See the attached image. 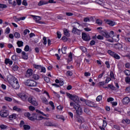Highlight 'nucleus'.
Here are the masks:
<instances>
[{"label":"nucleus","instance_id":"55","mask_svg":"<svg viewBox=\"0 0 130 130\" xmlns=\"http://www.w3.org/2000/svg\"><path fill=\"white\" fill-rule=\"evenodd\" d=\"M44 80L47 83H49V82H50V79L49 78L47 77H46L44 78Z\"/></svg>","mask_w":130,"mask_h":130},{"label":"nucleus","instance_id":"18","mask_svg":"<svg viewBox=\"0 0 130 130\" xmlns=\"http://www.w3.org/2000/svg\"><path fill=\"white\" fill-rule=\"evenodd\" d=\"M82 38L85 41H89V37H88V36L86 34H82Z\"/></svg>","mask_w":130,"mask_h":130},{"label":"nucleus","instance_id":"20","mask_svg":"<svg viewBox=\"0 0 130 130\" xmlns=\"http://www.w3.org/2000/svg\"><path fill=\"white\" fill-rule=\"evenodd\" d=\"M106 22H107V24H108V25H109L110 26H114V25H115V22H114L111 20L107 19L106 20Z\"/></svg>","mask_w":130,"mask_h":130},{"label":"nucleus","instance_id":"33","mask_svg":"<svg viewBox=\"0 0 130 130\" xmlns=\"http://www.w3.org/2000/svg\"><path fill=\"white\" fill-rule=\"evenodd\" d=\"M32 79H34V80H39V75L37 74H34L32 76Z\"/></svg>","mask_w":130,"mask_h":130},{"label":"nucleus","instance_id":"43","mask_svg":"<svg viewBox=\"0 0 130 130\" xmlns=\"http://www.w3.org/2000/svg\"><path fill=\"white\" fill-rule=\"evenodd\" d=\"M108 53L111 55V56H113L114 55V54L115 53H114V52H113L112 51L109 50H108Z\"/></svg>","mask_w":130,"mask_h":130},{"label":"nucleus","instance_id":"26","mask_svg":"<svg viewBox=\"0 0 130 130\" xmlns=\"http://www.w3.org/2000/svg\"><path fill=\"white\" fill-rule=\"evenodd\" d=\"M17 44L18 47H22V46H23V44H24V43L22 42V41H18Z\"/></svg>","mask_w":130,"mask_h":130},{"label":"nucleus","instance_id":"50","mask_svg":"<svg viewBox=\"0 0 130 130\" xmlns=\"http://www.w3.org/2000/svg\"><path fill=\"white\" fill-rule=\"evenodd\" d=\"M0 127L1 129H6V128H7V125H5V124H2L0 125Z\"/></svg>","mask_w":130,"mask_h":130},{"label":"nucleus","instance_id":"14","mask_svg":"<svg viewBox=\"0 0 130 130\" xmlns=\"http://www.w3.org/2000/svg\"><path fill=\"white\" fill-rule=\"evenodd\" d=\"M129 98H128V97H125L123 99L122 103L123 104H128V103H129Z\"/></svg>","mask_w":130,"mask_h":130},{"label":"nucleus","instance_id":"8","mask_svg":"<svg viewBox=\"0 0 130 130\" xmlns=\"http://www.w3.org/2000/svg\"><path fill=\"white\" fill-rule=\"evenodd\" d=\"M33 75V70L31 69H29L26 71V76L29 78V77H31Z\"/></svg>","mask_w":130,"mask_h":130},{"label":"nucleus","instance_id":"58","mask_svg":"<svg viewBox=\"0 0 130 130\" xmlns=\"http://www.w3.org/2000/svg\"><path fill=\"white\" fill-rule=\"evenodd\" d=\"M10 27H7L5 30V33L6 34H10Z\"/></svg>","mask_w":130,"mask_h":130},{"label":"nucleus","instance_id":"24","mask_svg":"<svg viewBox=\"0 0 130 130\" xmlns=\"http://www.w3.org/2000/svg\"><path fill=\"white\" fill-rule=\"evenodd\" d=\"M32 18H34V20H35V21H40V20H41V18H40V17L39 16H36L35 15H31Z\"/></svg>","mask_w":130,"mask_h":130},{"label":"nucleus","instance_id":"44","mask_svg":"<svg viewBox=\"0 0 130 130\" xmlns=\"http://www.w3.org/2000/svg\"><path fill=\"white\" fill-rule=\"evenodd\" d=\"M113 57H114V58H116V59H119V58H120V57L119 56V55H118V54L115 53V54H114Z\"/></svg>","mask_w":130,"mask_h":130},{"label":"nucleus","instance_id":"30","mask_svg":"<svg viewBox=\"0 0 130 130\" xmlns=\"http://www.w3.org/2000/svg\"><path fill=\"white\" fill-rule=\"evenodd\" d=\"M33 66H34V68L35 69H37V70H40L42 67L41 65H38L36 64H34Z\"/></svg>","mask_w":130,"mask_h":130},{"label":"nucleus","instance_id":"9","mask_svg":"<svg viewBox=\"0 0 130 130\" xmlns=\"http://www.w3.org/2000/svg\"><path fill=\"white\" fill-rule=\"evenodd\" d=\"M24 116L28 117V119L30 120H34V119H35V117H34V116H31V114L29 113H25L24 114Z\"/></svg>","mask_w":130,"mask_h":130},{"label":"nucleus","instance_id":"2","mask_svg":"<svg viewBox=\"0 0 130 130\" xmlns=\"http://www.w3.org/2000/svg\"><path fill=\"white\" fill-rule=\"evenodd\" d=\"M70 106L73 107L76 110V113L77 115H82L83 114V110L79 104L74 103V102H70Z\"/></svg>","mask_w":130,"mask_h":130},{"label":"nucleus","instance_id":"36","mask_svg":"<svg viewBox=\"0 0 130 130\" xmlns=\"http://www.w3.org/2000/svg\"><path fill=\"white\" fill-rule=\"evenodd\" d=\"M14 37H15V38H17V39H19V38L21 37V35H20L19 32H16L14 34Z\"/></svg>","mask_w":130,"mask_h":130},{"label":"nucleus","instance_id":"22","mask_svg":"<svg viewBox=\"0 0 130 130\" xmlns=\"http://www.w3.org/2000/svg\"><path fill=\"white\" fill-rule=\"evenodd\" d=\"M22 57L23 59H28V55L25 52H22Z\"/></svg>","mask_w":130,"mask_h":130},{"label":"nucleus","instance_id":"49","mask_svg":"<svg viewBox=\"0 0 130 130\" xmlns=\"http://www.w3.org/2000/svg\"><path fill=\"white\" fill-rule=\"evenodd\" d=\"M28 33H30V30H29L28 29H25L23 31L24 35H27Z\"/></svg>","mask_w":130,"mask_h":130},{"label":"nucleus","instance_id":"35","mask_svg":"<svg viewBox=\"0 0 130 130\" xmlns=\"http://www.w3.org/2000/svg\"><path fill=\"white\" fill-rule=\"evenodd\" d=\"M96 24H98V25H99V26H101V25H102V20H100V19H97L96 20Z\"/></svg>","mask_w":130,"mask_h":130},{"label":"nucleus","instance_id":"16","mask_svg":"<svg viewBox=\"0 0 130 130\" xmlns=\"http://www.w3.org/2000/svg\"><path fill=\"white\" fill-rule=\"evenodd\" d=\"M5 63L6 64H9V66H12L13 64V61L11 60L10 59L6 58L5 60Z\"/></svg>","mask_w":130,"mask_h":130},{"label":"nucleus","instance_id":"1","mask_svg":"<svg viewBox=\"0 0 130 130\" xmlns=\"http://www.w3.org/2000/svg\"><path fill=\"white\" fill-rule=\"evenodd\" d=\"M7 80L11 84L12 87L14 89H19L20 88V84H19V81H18V79L16 77H15L13 75H9L7 77Z\"/></svg>","mask_w":130,"mask_h":130},{"label":"nucleus","instance_id":"48","mask_svg":"<svg viewBox=\"0 0 130 130\" xmlns=\"http://www.w3.org/2000/svg\"><path fill=\"white\" fill-rule=\"evenodd\" d=\"M108 87L109 88H110L112 90H115V87L114 86L112 85V84H108Z\"/></svg>","mask_w":130,"mask_h":130},{"label":"nucleus","instance_id":"3","mask_svg":"<svg viewBox=\"0 0 130 130\" xmlns=\"http://www.w3.org/2000/svg\"><path fill=\"white\" fill-rule=\"evenodd\" d=\"M66 95L68 97V98H69V99H71L72 101H74V103H76V104H78V103L79 102L80 99H79V96L75 94H72L69 92H67L66 93Z\"/></svg>","mask_w":130,"mask_h":130},{"label":"nucleus","instance_id":"40","mask_svg":"<svg viewBox=\"0 0 130 130\" xmlns=\"http://www.w3.org/2000/svg\"><path fill=\"white\" fill-rule=\"evenodd\" d=\"M67 76L72 77V76H73V72L71 71H68L67 72Z\"/></svg>","mask_w":130,"mask_h":130},{"label":"nucleus","instance_id":"12","mask_svg":"<svg viewBox=\"0 0 130 130\" xmlns=\"http://www.w3.org/2000/svg\"><path fill=\"white\" fill-rule=\"evenodd\" d=\"M45 125L47 126H55V125L50 121H47L45 122Z\"/></svg>","mask_w":130,"mask_h":130},{"label":"nucleus","instance_id":"62","mask_svg":"<svg viewBox=\"0 0 130 130\" xmlns=\"http://www.w3.org/2000/svg\"><path fill=\"white\" fill-rule=\"evenodd\" d=\"M110 81H111V78H107L106 79V84H108V83H109V82H110Z\"/></svg>","mask_w":130,"mask_h":130},{"label":"nucleus","instance_id":"53","mask_svg":"<svg viewBox=\"0 0 130 130\" xmlns=\"http://www.w3.org/2000/svg\"><path fill=\"white\" fill-rule=\"evenodd\" d=\"M80 49L83 52H86V51H87V49L85 47H81Z\"/></svg>","mask_w":130,"mask_h":130},{"label":"nucleus","instance_id":"28","mask_svg":"<svg viewBox=\"0 0 130 130\" xmlns=\"http://www.w3.org/2000/svg\"><path fill=\"white\" fill-rule=\"evenodd\" d=\"M13 110H14L15 111H17V112H20V111H21V109H20V108H18L17 106H14L13 107Z\"/></svg>","mask_w":130,"mask_h":130},{"label":"nucleus","instance_id":"45","mask_svg":"<svg viewBox=\"0 0 130 130\" xmlns=\"http://www.w3.org/2000/svg\"><path fill=\"white\" fill-rule=\"evenodd\" d=\"M43 44L44 45H46V44H47V40L46 39V37H44L43 38Z\"/></svg>","mask_w":130,"mask_h":130},{"label":"nucleus","instance_id":"47","mask_svg":"<svg viewBox=\"0 0 130 130\" xmlns=\"http://www.w3.org/2000/svg\"><path fill=\"white\" fill-rule=\"evenodd\" d=\"M125 81L127 83H130V77L129 76L126 77L125 79Z\"/></svg>","mask_w":130,"mask_h":130},{"label":"nucleus","instance_id":"32","mask_svg":"<svg viewBox=\"0 0 130 130\" xmlns=\"http://www.w3.org/2000/svg\"><path fill=\"white\" fill-rule=\"evenodd\" d=\"M67 49H68V47H63L62 48L61 51L63 54H66V51H67Z\"/></svg>","mask_w":130,"mask_h":130},{"label":"nucleus","instance_id":"37","mask_svg":"<svg viewBox=\"0 0 130 130\" xmlns=\"http://www.w3.org/2000/svg\"><path fill=\"white\" fill-rule=\"evenodd\" d=\"M63 32H64V34L66 36H70V33H69L68 29H64Z\"/></svg>","mask_w":130,"mask_h":130},{"label":"nucleus","instance_id":"56","mask_svg":"<svg viewBox=\"0 0 130 130\" xmlns=\"http://www.w3.org/2000/svg\"><path fill=\"white\" fill-rule=\"evenodd\" d=\"M104 85H105V82L104 81L99 83V86H100L101 87H103Z\"/></svg>","mask_w":130,"mask_h":130},{"label":"nucleus","instance_id":"61","mask_svg":"<svg viewBox=\"0 0 130 130\" xmlns=\"http://www.w3.org/2000/svg\"><path fill=\"white\" fill-rule=\"evenodd\" d=\"M95 3L99 5H102L103 4V2L100 0H95Z\"/></svg>","mask_w":130,"mask_h":130},{"label":"nucleus","instance_id":"60","mask_svg":"<svg viewBox=\"0 0 130 130\" xmlns=\"http://www.w3.org/2000/svg\"><path fill=\"white\" fill-rule=\"evenodd\" d=\"M22 5L26 7V6H28V3H27V1L26 0H23L22 2Z\"/></svg>","mask_w":130,"mask_h":130},{"label":"nucleus","instance_id":"23","mask_svg":"<svg viewBox=\"0 0 130 130\" xmlns=\"http://www.w3.org/2000/svg\"><path fill=\"white\" fill-rule=\"evenodd\" d=\"M112 39L113 41H116V42H117V41H119V35H118L116 36H113Z\"/></svg>","mask_w":130,"mask_h":130},{"label":"nucleus","instance_id":"27","mask_svg":"<svg viewBox=\"0 0 130 130\" xmlns=\"http://www.w3.org/2000/svg\"><path fill=\"white\" fill-rule=\"evenodd\" d=\"M12 69L13 71H14L15 72H16V71H18V69H19V67H18V66L17 65L13 64L12 66Z\"/></svg>","mask_w":130,"mask_h":130},{"label":"nucleus","instance_id":"29","mask_svg":"<svg viewBox=\"0 0 130 130\" xmlns=\"http://www.w3.org/2000/svg\"><path fill=\"white\" fill-rule=\"evenodd\" d=\"M122 123H127L128 124H129L130 123V120L128 119H125L124 120H123L122 121Z\"/></svg>","mask_w":130,"mask_h":130},{"label":"nucleus","instance_id":"64","mask_svg":"<svg viewBox=\"0 0 130 130\" xmlns=\"http://www.w3.org/2000/svg\"><path fill=\"white\" fill-rule=\"evenodd\" d=\"M29 46L28 45L25 46L24 48V50L25 51H29Z\"/></svg>","mask_w":130,"mask_h":130},{"label":"nucleus","instance_id":"34","mask_svg":"<svg viewBox=\"0 0 130 130\" xmlns=\"http://www.w3.org/2000/svg\"><path fill=\"white\" fill-rule=\"evenodd\" d=\"M41 73H46V69H45V67L42 66L41 67Z\"/></svg>","mask_w":130,"mask_h":130},{"label":"nucleus","instance_id":"38","mask_svg":"<svg viewBox=\"0 0 130 130\" xmlns=\"http://www.w3.org/2000/svg\"><path fill=\"white\" fill-rule=\"evenodd\" d=\"M5 100L6 101H8V102H11V101H13V99L12 98L8 96L5 97Z\"/></svg>","mask_w":130,"mask_h":130},{"label":"nucleus","instance_id":"6","mask_svg":"<svg viewBox=\"0 0 130 130\" xmlns=\"http://www.w3.org/2000/svg\"><path fill=\"white\" fill-rule=\"evenodd\" d=\"M28 102L29 103H31L32 105H34V106H37L38 105V103L37 102V101H36V99L34 98L33 96H30L28 99Z\"/></svg>","mask_w":130,"mask_h":130},{"label":"nucleus","instance_id":"41","mask_svg":"<svg viewBox=\"0 0 130 130\" xmlns=\"http://www.w3.org/2000/svg\"><path fill=\"white\" fill-rule=\"evenodd\" d=\"M23 128L25 130H29L30 128H31V127L28 125H23Z\"/></svg>","mask_w":130,"mask_h":130},{"label":"nucleus","instance_id":"11","mask_svg":"<svg viewBox=\"0 0 130 130\" xmlns=\"http://www.w3.org/2000/svg\"><path fill=\"white\" fill-rule=\"evenodd\" d=\"M72 33H74V34H77L78 35H80L81 34V31L77 28L74 27L72 30Z\"/></svg>","mask_w":130,"mask_h":130},{"label":"nucleus","instance_id":"52","mask_svg":"<svg viewBox=\"0 0 130 130\" xmlns=\"http://www.w3.org/2000/svg\"><path fill=\"white\" fill-rule=\"evenodd\" d=\"M124 73L126 76H129L130 75V71L128 70L124 71Z\"/></svg>","mask_w":130,"mask_h":130},{"label":"nucleus","instance_id":"46","mask_svg":"<svg viewBox=\"0 0 130 130\" xmlns=\"http://www.w3.org/2000/svg\"><path fill=\"white\" fill-rule=\"evenodd\" d=\"M46 3L44 2V1H40L39 3H38V6H43V5H46Z\"/></svg>","mask_w":130,"mask_h":130},{"label":"nucleus","instance_id":"42","mask_svg":"<svg viewBox=\"0 0 130 130\" xmlns=\"http://www.w3.org/2000/svg\"><path fill=\"white\" fill-rule=\"evenodd\" d=\"M110 77L111 79H113V80L115 79V77H114V74H113V72L112 71L110 72Z\"/></svg>","mask_w":130,"mask_h":130},{"label":"nucleus","instance_id":"54","mask_svg":"<svg viewBox=\"0 0 130 130\" xmlns=\"http://www.w3.org/2000/svg\"><path fill=\"white\" fill-rule=\"evenodd\" d=\"M66 15L68 16L69 17H71L72 16H74V13L72 12H66Z\"/></svg>","mask_w":130,"mask_h":130},{"label":"nucleus","instance_id":"13","mask_svg":"<svg viewBox=\"0 0 130 130\" xmlns=\"http://www.w3.org/2000/svg\"><path fill=\"white\" fill-rule=\"evenodd\" d=\"M107 126V122L105 120H103V124L102 125V126H100V128L101 130H105V128Z\"/></svg>","mask_w":130,"mask_h":130},{"label":"nucleus","instance_id":"7","mask_svg":"<svg viewBox=\"0 0 130 130\" xmlns=\"http://www.w3.org/2000/svg\"><path fill=\"white\" fill-rule=\"evenodd\" d=\"M0 115L2 117H7V116L9 115V112L8 111V110H2L0 112Z\"/></svg>","mask_w":130,"mask_h":130},{"label":"nucleus","instance_id":"31","mask_svg":"<svg viewBox=\"0 0 130 130\" xmlns=\"http://www.w3.org/2000/svg\"><path fill=\"white\" fill-rule=\"evenodd\" d=\"M77 121L80 123H82V122L84 121V118L82 117H79L77 119Z\"/></svg>","mask_w":130,"mask_h":130},{"label":"nucleus","instance_id":"39","mask_svg":"<svg viewBox=\"0 0 130 130\" xmlns=\"http://www.w3.org/2000/svg\"><path fill=\"white\" fill-rule=\"evenodd\" d=\"M96 101H98V102L101 101V100H102V95H100L98 96L96 99Z\"/></svg>","mask_w":130,"mask_h":130},{"label":"nucleus","instance_id":"57","mask_svg":"<svg viewBox=\"0 0 130 130\" xmlns=\"http://www.w3.org/2000/svg\"><path fill=\"white\" fill-rule=\"evenodd\" d=\"M29 109L30 111H34V110H35V107H34L32 106H30L29 107Z\"/></svg>","mask_w":130,"mask_h":130},{"label":"nucleus","instance_id":"10","mask_svg":"<svg viewBox=\"0 0 130 130\" xmlns=\"http://www.w3.org/2000/svg\"><path fill=\"white\" fill-rule=\"evenodd\" d=\"M86 105H88V106H90L91 107H93V106H95L96 104H95L93 102L90 101H87L86 102Z\"/></svg>","mask_w":130,"mask_h":130},{"label":"nucleus","instance_id":"59","mask_svg":"<svg viewBox=\"0 0 130 130\" xmlns=\"http://www.w3.org/2000/svg\"><path fill=\"white\" fill-rule=\"evenodd\" d=\"M114 100V99L113 98H109L107 99V102H111Z\"/></svg>","mask_w":130,"mask_h":130},{"label":"nucleus","instance_id":"4","mask_svg":"<svg viewBox=\"0 0 130 130\" xmlns=\"http://www.w3.org/2000/svg\"><path fill=\"white\" fill-rule=\"evenodd\" d=\"M25 85L28 86V87H36L37 86V82L34 80H27L25 82Z\"/></svg>","mask_w":130,"mask_h":130},{"label":"nucleus","instance_id":"51","mask_svg":"<svg viewBox=\"0 0 130 130\" xmlns=\"http://www.w3.org/2000/svg\"><path fill=\"white\" fill-rule=\"evenodd\" d=\"M103 35L105 37H106V38H109V37H110V36H109L107 32H104Z\"/></svg>","mask_w":130,"mask_h":130},{"label":"nucleus","instance_id":"21","mask_svg":"<svg viewBox=\"0 0 130 130\" xmlns=\"http://www.w3.org/2000/svg\"><path fill=\"white\" fill-rule=\"evenodd\" d=\"M36 112L38 113H40V114H42V115H43V116H45L46 117H48V114H46L43 112H41V111H40L39 110H36Z\"/></svg>","mask_w":130,"mask_h":130},{"label":"nucleus","instance_id":"15","mask_svg":"<svg viewBox=\"0 0 130 130\" xmlns=\"http://www.w3.org/2000/svg\"><path fill=\"white\" fill-rule=\"evenodd\" d=\"M18 117V115L16 114H12L9 116V119L11 120H14V119H16Z\"/></svg>","mask_w":130,"mask_h":130},{"label":"nucleus","instance_id":"17","mask_svg":"<svg viewBox=\"0 0 130 130\" xmlns=\"http://www.w3.org/2000/svg\"><path fill=\"white\" fill-rule=\"evenodd\" d=\"M41 100L44 104H46V105H48L49 103H48V100H47V99L45 97H42L41 98Z\"/></svg>","mask_w":130,"mask_h":130},{"label":"nucleus","instance_id":"63","mask_svg":"<svg viewBox=\"0 0 130 130\" xmlns=\"http://www.w3.org/2000/svg\"><path fill=\"white\" fill-rule=\"evenodd\" d=\"M95 43L96 42H95V41L91 40L90 42V45H91V46L95 45Z\"/></svg>","mask_w":130,"mask_h":130},{"label":"nucleus","instance_id":"19","mask_svg":"<svg viewBox=\"0 0 130 130\" xmlns=\"http://www.w3.org/2000/svg\"><path fill=\"white\" fill-rule=\"evenodd\" d=\"M8 2L10 5H12V6H14V7L17 5L16 0H8Z\"/></svg>","mask_w":130,"mask_h":130},{"label":"nucleus","instance_id":"5","mask_svg":"<svg viewBox=\"0 0 130 130\" xmlns=\"http://www.w3.org/2000/svg\"><path fill=\"white\" fill-rule=\"evenodd\" d=\"M17 96L22 100V101H26L27 98H28V95L25 92H20L17 94Z\"/></svg>","mask_w":130,"mask_h":130},{"label":"nucleus","instance_id":"25","mask_svg":"<svg viewBox=\"0 0 130 130\" xmlns=\"http://www.w3.org/2000/svg\"><path fill=\"white\" fill-rule=\"evenodd\" d=\"M49 104L51 106L52 110H54V109H55V107L54 106V103H53V102L50 101Z\"/></svg>","mask_w":130,"mask_h":130}]
</instances>
